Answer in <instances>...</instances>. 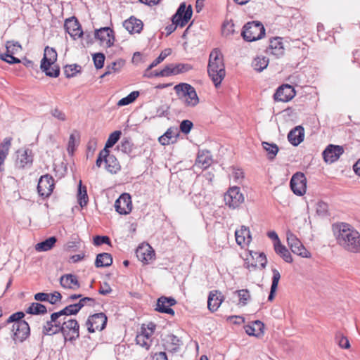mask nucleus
<instances>
[{"mask_svg":"<svg viewBox=\"0 0 360 360\" xmlns=\"http://www.w3.org/2000/svg\"><path fill=\"white\" fill-rule=\"evenodd\" d=\"M336 239L338 243L346 251L360 253V233L351 225L341 223L338 225Z\"/></svg>","mask_w":360,"mask_h":360,"instance_id":"f257e3e1","label":"nucleus"},{"mask_svg":"<svg viewBox=\"0 0 360 360\" xmlns=\"http://www.w3.org/2000/svg\"><path fill=\"white\" fill-rule=\"evenodd\" d=\"M207 73L216 88H218L226 76L224 56L218 48L214 49L210 53Z\"/></svg>","mask_w":360,"mask_h":360,"instance_id":"f03ea898","label":"nucleus"},{"mask_svg":"<svg viewBox=\"0 0 360 360\" xmlns=\"http://www.w3.org/2000/svg\"><path fill=\"white\" fill-rule=\"evenodd\" d=\"M57 60V52L53 48L46 46L44 49L40 68L45 75L50 77L56 78L60 75V68L55 65Z\"/></svg>","mask_w":360,"mask_h":360,"instance_id":"7ed1b4c3","label":"nucleus"},{"mask_svg":"<svg viewBox=\"0 0 360 360\" xmlns=\"http://www.w3.org/2000/svg\"><path fill=\"white\" fill-rule=\"evenodd\" d=\"M174 90L179 100L187 107H195L199 103V98L195 88L188 83L176 84Z\"/></svg>","mask_w":360,"mask_h":360,"instance_id":"20e7f679","label":"nucleus"},{"mask_svg":"<svg viewBox=\"0 0 360 360\" xmlns=\"http://www.w3.org/2000/svg\"><path fill=\"white\" fill-rule=\"evenodd\" d=\"M66 316H62L59 312H53L51 314L50 320L47 321L42 328V334L44 335H53L61 332L63 328L65 319Z\"/></svg>","mask_w":360,"mask_h":360,"instance_id":"39448f33","label":"nucleus"},{"mask_svg":"<svg viewBox=\"0 0 360 360\" xmlns=\"http://www.w3.org/2000/svg\"><path fill=\"white\" fill-rule=\"evenodd\" d=\"M63 328L60 333L65 342H72L79 338V324L76 319L66 317Z\"/></svg>","mask_w":360,"mask_h":360,"instance_id":"423d86ee","label":"nucleus"},{"mask_svg":"<svg viewBox=\"0 0 360 360\" xmlns=\"http://www.w3.org/2000/svg\"><path fill=\"white\" fill-rule=\"evenodd\" d=\"M287 243L291 251L303 258H310L311 254L303 245L300 240L292 232H287Z\"/></svg>","mask_w":360,"mask_h":360,"instance_id":"0eeeda50","label":"nucleus"},{"mask_svg":"<svg viewBox=\"0 0 360 360\" xmlns=\"http://www.w3.org/2000/svg\"><path fill=\"white\" fill-rule=\"evenodd\" d=\"M193 10L192 6L188 5L186 7V3H181L176 10V12L172 18V21L176 25L181 27H184L190 20L192 17Z\"/></svg>","mask_w":360,"mask_h":360,"instance_id":"6e6552de","label":"nucleus"},{"mask_svg":"<svg viewBox=\"0 0 360 360\" xmlns=\"http://www.w3.org/2000/svg\"><path fill=\"white\" fill-rule=\"evenodd\" d=\"M290 187L293 193L302 196L307 192V180L304 173L297 172L294 174L290 181Z\"/></svg>","mask_w":360,"mask_h":360,"instance_id":"1a4fd4ad","label":"nucleus"},{"mask_svg":"<svg viewBox=\"0 0 360 360\" xmlns=\"http://www.w3.org/2000/svg\"><path fill=\"white\" fill-rule=\"evenodd\" d=\"M107 323V316L104 313H96L89 316L86 326L89 333H92L96 330H103Z\"/></svg>","mask_w":360,"mask_h":360,"instance_id":"9d476101","label":"nucleus"},{"mask_svg":"<svg viewBox=\"0 0 360 360\" xmlns=\"http://www.w3.org/2000/svg\"><path fill=\"white\" fill-rule=\"evenodd\" d=\"M225 204L231 208L238 207L244 201V197L240 192V188L236 186L230 188L224 194Z\"/></svg>","mask_w":360,"mask_h":360,"instance_id":"9b49d317","label":"nucleus"},{"mask_svg":"<svg viewBox=\"0 0 360 360\" xmlns=\"http://www.w3.org/2000/svg\"><path fill=\"white\" fill-rule=\"evenodd\" d=\"M54 188V179L49 175L41 176L37 185L39 195L42 198H47L51 195Z\"/></svg>","mask_w":360,"mask_h":360,"instance_id":"f8f14e48","label":"nucleus"},{"mask_svg":"<svg viewBox=\"0 0 360 360\" xmlns=\"http://www.w3.org/2000/svg\"><path fill=\"white\" fill-rule=\"evenodd\" d=\"M115 208L120 214H127L132 209L131 198L129 193H124L115 200Z\"/></svg>","mask_w":360,"mask_h":360,"instance_id":"ddd939ff","label":"nucleus"},{"mask_svg":"<svg viewBox=\"0 0 360 360\" xmlns=\"http://www.w3.org/2000/svg\"><path fill=\"white\" fill-rule=\"evenodd\" d=\"M65 31L73 39L80 38L83 35V30L78 20L75 17H71L65 20L64 23Z\"/></svg>","mask_w":360,"mask_h":360,"instance_id":"4468645a","label":"nucleus"},{"mask_svg":"<svg viewBox=\"0 0 360 360\" xmlns=\"http://www.w3.org/2000/svg\"><path fill=\"white\" fill-rule=\"evenodd\" d=\"M12 331L13 333V339L15 341L23 342L30 335L29 324L25 321L13 323Z\"/></svg>","mask_w":360,"mask_h":360,"instance_id":"2eb2a0df","label":"nucleus"},{"mask_svg":"<svg viewBox=\"0 0 360 360\" xmlns=\"http://www.w3.org/2000/svg\"><path fill=\"white\" fill-rule=\"evenodd\" d=\"M295 90L291 85L283 84L277 89L274 98L276 101L288 102L295 97Z\"/></svg>","mask_w":360,"mask_h":360,"instance_id":"dca6fc26","label":"nucleus"},{"mask_svg":"<svg viewBox=\"0 0 360 360\" xmlns=\"http://www.w3.org/2000/svg\"><path fill=\"white\" fill-rule=\"evenodd\" d=\"M344 153L342 146L330 144L323 152V158L326 162L333 163L337 161Z\"/></svg>","mask_w":360,"mask_h":360,"instance_id":"f3484780","label":"nucleus"},{"mask_svg":"<svg viewBox=\"0 0 360 360\" xmlns=\"http://www.w3.org/2000/svg\"><path fill=\"white\" fill-rule=\"evenodd\" d=\"M33 162L32 152L30 149H21L17 151L15 165L20 169L30 167Z\"/></svg>","mask_w":360,"mask_h":360,"instance_id":"a211bd4d","label":"nucleus"},{"mask_svg":"<svg viewBox=\"0 0 360 360\" xmlns=\"http://www.w3.org/2000/svg\"><path fill=\"white\" fill-rule=\"evenodd\" d=\"M95 38L105 43L106 47H111L115 42L114 32L108 27H101L95 31Z\"/></svg>","mask_w":360,"mask_h":360,"instance_id":"6ab92c4d","label":"nucleus"},{"mask_svg":"<svg viewBox=\"0 0 360 360\" xmlns=\"http://www.w3.org/2000/svg\"><path fill=\"white\" fill-rule=\"evenodd\" d=\"M176 301L174 298L162 296L158 299L155 310L160 313L174 315V311L171 307L176 304Z\"/></svg>","mask_w":360,"mask_h":360,"instance_id":"aec40b11","label":"nucleus"},{"mask_svg":"<svg viewBox=\"0 0 360 360\" xmlns=\"http://www.w3.org/2000/svg\"><path fill=\"white\" fill-rule=\"evenodd\" d=\"M265 36V28L259 21L249 22V41L262 39Z\"/></svg>","mask_w":360,"mask_h":360,"instance_id":"412c9836","label":"nucleus"},{"mask_svg":"<svg viewBox=\"0 0 360 360\" xmlns=\"http://www.w3.org/2000/svg\"><path fill=\"white\" fill-rule=\"evenodd\" d=\"M213 162L212 156L207 150H199L197 154L195 166L202 169L208 168Z\"/></svg>","mask_w":360,"mask_h":360,"instance_id":"4be33fe9","label":"nucleus"},{"mask_svg":"<svg viewBox=\"0 0 360 360\" xmlns=\"http://www.w3.org/2000/svg\"><path fill=\"white\" fill-rule=\"evenodd\" d=\"M268 50L269 54L275 56L276 58L283 56L285 53V48L282 38L276 37L271 39Z\"/></svg>","mask_w":360,"mask_h":360,"instance_id":"5701e85b","label":"nucleus"},{"mask_svg":"<svg viewBox=\"0 0 360 360\" xmlns=\"http://www.w3.org/2000/svg\"><path fill=\"white\" fill-rule=\"evenodd\" d=\"M136 254L139 260L144 264H148L155 258V251L149 245L139 246L136 249Z\"/></svg>","mask_w":360,"mask_h":360,"instance_id":"b1692460","label":"nucleus"},{"mask_svg":"<svg viewBox=\"0 0 360 360\" xmlns=\"http://www.w3.org/2000/svg\"><path fill=\"white\" fill-rule=\"evenodd\" d=\"M249 255H250L249 264L252 267L262 269L266 266L267 259L264 252L249 251Z\"/></svg>","mask_w":360,"mask_h":360,"instance_id":"393cba45","label":"nucleus"},{"mask_svg":"<svg viewBox=\"0 0 360 360\" xmlns=\"http://www.w3.org/2000/svg\"><path fill=\"white\" fill-rule=\"evenodd\" d=\"M224 297L218 290L210 291L207 299V307L210 311L214 312L218 309L221 304Z\"/></svg>","mask_w":360,"mask_h":360,"instance_id":"a878e982","label":"nucleus"},{"mask_svg":"<svg viewBox=\"0 0 360 360\" xmlns=\"http://www.w3.org/2000/svg\"><path fill=\"white\" fill-rule=\"evenodd\" d=\"M152 333L147 331L146 328L141 327V333L136 337V342L143 348L148 350L152 345Z\"/></svg>","mask_w":360,"mask_h":360,"instance_id":"bb28decb","label":"nucleus"},{"mask_svg":"<svg viewBox=\"0 0 360 360\" xmlns=\"http://www.w3.org/2000/svg\"><path fill=\"white\" fill-rule=\"evenodd\" d=\"M304 138V129L302 126H297L290 131L288 134V139L289 142L297 146L301 143Z\"/></svg>","mask_w":360,"mask_h":360,"instance_id":"cd10ccee","label":"nucleus"},{"mask_svg":"<svg viewBox=\"0 0 360 360\" xmlns=\"http://www.w3.org/2000/svg\"><path fill=\"white\" fill-rule=\"evenodd\" d=\"M143 22L134 16L130 17L123 22L124 27L131 34L140 33L143 29Z\"/></svg>","mask_w":360,"mask_h":360,"instance_id":"c85d7f7f","label":"nucleus"},{"mask_svg":"<svg viewBox=\"0 0 360 360\" xmlns=\"http://www.w3.org/2000/svg\"><path fill=\"white\" fill-rule=\"evenodd\" d=\"M60 283L64 288L77 290L79 288L80 284L76 276L72 274H65L60 277Z\"/></svg>","mask_w":360,"mask_h":360,"instance_id":"c756f323","label":"nucleus"},{"mask_svg":"<svg viewBox=\"0 0 360 360\" xmlns=\"http://www.w3.org/2000/svg\"><path fill=\"white\" fill-rule=\"evenodd\" d=\"M105 164L106 170L111 174H116L121 169L117 159L114 155H110V152L108 155H105Z\"/></svg>","mask_w":360,"mask_h":360,"instance_id":"7c9ffc66","label":"nucleus"},{"mask_svg":"<svg viewBox=\"0 0 360 360\" xmlns=\"http://www.w3.org/2000/svg\"><path fill=\"white\" fill-rule=\"evenodd\" d=\"M12 139L6 137L3 142L0 143V172L4 170V163L8 155V151L11 146Z\"/></svg>","mask_w":360,"mask_h":360,"instance_id":"2f4dec72","label":"nucleus"},{"mask_svg":"<svg viewBox=\"0 0 360 360\" xmlns=\"http://www.w3.org/2000/svg\"><path fill=\"white\" fill-rule=\"evenodd\" d=\"M274 250L285 262H292L293 259L290 252L281 242L277 243V245H274Z\"/></svg>","mask_w":360,"mask_h":360,"instance_id":"473e14b6","label":"nucleus"},{"mask_svg":"<svg viewBox=\"0 0 360 360\" xmlns=\"http://www.w3.org/2000/svg\"><path fill=\"white\" fill-rule=\"evenodd\" d=\"M264 333V324L260 321H255L249 325V336L261 338Z\"/></svg>","mask_w":360,"mask_h":360,"instance_id":"72a5a7b5","label":"nucleus"},{"mask_svg":"<svg viewBox=\"0 0 360 360\" xmlns=\"http://www.w3.org/2000/svg\"><path fill=\"white\" fill-rule=\"evenodd\" d=\"M112 264V257L110 254L103 252L97 255L95 266L97 268H103L110 266Z\"/></svg>","mask_w":360,"mask_h":360,"instance_id":"f704fd0d","label":"nucleus"},{"mask_svg":"<svg viewBox=\"0 0 360 360\" xmlns=\"http://www.w3.org/2000/svg\"><path fill=\"white\" fill-rule=\"evenodd\" d=\"M57 241L55 236L49 237V238L38 243L35 245V250L38 252L48 251L51 250Z\"/></svg>","mask_w":360,"mask_h":360,"instance_id":"c9c22d12","label":"nucleus"},{"mask_svg":"<svg viewBox=\"0 0 360 360\" xmlns=\"http://www.w3.org/2000/svg\"><path fill=\"white\" fill-rule=\"evenodd\" d=\"M28 314L40 315L47 312L46 307L39 302H32L26 309Z\"/></svg>","mask_w":360,"mask_h":360,"instance_id":"e433bc0d","label":"nucleus"},{"mask_svg":"<svg viewBox=\"0 0 360 360\" xmlns=\"http://www.w3.org/2000/svg\"><path fill=\"white\" fill-rule=\"evenodd\" d=\"M77 200L79 205L82 207L86 206L89 201L86 187L85 186H82V181H79L78 186Z\"/></svg>","mask_w":360,"mask_h":360,"instance_id":"4c0bfd02","label":"nucleus"},{"mask_svg":"<svg viewBox=\"0 0 360 360\" xmlns=\"http://www.w3.org/2000/svg\"><path fill=\"white\" fill-rule=\"evenodd\" d=\"M124 64L125 61L122 59L112 62L110 65L106 66L105 72L101 76V77L103 78L112 72L115 73L120 72Z\"/></svg>","mask_w":360,"mask_h":360,"instance_id":"58836bf2","label":"nucleus"},{"mask_svg":"<svg viewBox=\"0 0 360 360\" xmlns=\"http://www.w3.org/2000/svg\"><path fill=\"white\" fill-rule=\"evenodd\" d=\"M248 229L244 225L241 226L240 229L236 230L235 238L236 243L241 248H244L248 243L245 242V238L248 236Z\"/></svg>","mask_w":360,"mask_h":360,"instance_id":"ea45409f","label":"nucleus"},{"mask_svg":"<svg viewBox=\"0 0 360 360\" xmlns=\"http://www.w3.org/2000/svg\"><path fill=\"white\" fill-rule=\"evenodd\" d=\"M273 277H272V283L271 287L270 294L268 297L269 301H272L274 299V295L277 290L278 282L281 278L280 272L276 269H272Z\"/></svg>","mask_w":360,"mask_h":360,"instance_id":"a19ab883","label":"nucleus"},{"mask_svg":"<svg viewBox=\"0 0 360 360\" xmlns=\"http://www.w3.org/2000/svg\"><path fill=\"white\" fill-rule=\"evenodd\" d=\"M168 342L171 345L167 349L172 353L179 352L180 346L182 345V341L176 335L171 334L167 335Z\"/></svg>","mask_w":360,"mask_h":360,"instance_id":"79ce46f5","label":"nucleus"},{"mask_svg":"<svg viewBox=\"0 0 360 360\" xmlns=\"http://www.w3.org/2000/svg\"><path fill=\"white\" fill-rule=\"evenodd\" d=\"M269 64V59L266 57H257L252 62V66L257 72L264 70Z\"/></svg>","mask_w":360,"mask_h":360,"instance_id":"37998d69","label":"nucleus"},{"mask_svg":"<svg viewBox=\"0 0 360 360\" xmlns=\"http://www.w3.org/2000/svg\"><path fill=\"white\" fill-rule=\"evenodd\" d=\"M262 146L267 152L268 158L271 160H274L279 150L278 146L267 142H263Z\"/></svg>","mask_w":360,"mask_h":360,"instance_id":"c03bdc74","label":"nucleus"},{"mask_svg":"<svg viewBox=\"0 0 360 360\" xmlns=\"http://www.w3.org/2000/svg\"><path fill=\"white\" fill-rule=\"evenodd\" d=\"M117 148L122 153L129 155L132 153L134 144L129 139L124 138L117 146Z\"/></svg>","mask_w":360,"mask_h":360,"instance_id":"a18cd8bd","label":"nucleus"},{"mask_svg":"<svg viewBox=\"0 0 360 360\" xmlns=\"http://www.w3.org/2000/svg\"><path fill=\"white\" fill-rule=\"evenodd\" d=\"M80 310V306H79L77 303H75L66 306L65 308L60 310L59 312L62 316L68 318L69 316L76 315Z\"/></svg>","mask_w":360,"mask_h":360,"instance_id":"49530a36","label":"nucleus"},{"mask_svg":"<svg viewBox=\"0 0 360 360\" xmlns=\"http://www.w3.org/2000/svg\"><path fill=\"white\" fill-rule=\"evenodd\" d=\"M64 74L67 78L73 77L81 71V66L77 64L67 65L64 67Z\"/></svg>","mask_w":360,"mask_h":360,"instance_id":"de8ad7c7","label":"nucleus"},{"mask_svg":"<svg viewBox=\"0 0 360 360\" xmlns=\"http://www.w3.org/2000/svg\"><path fill=\"white\" fill-rule=\"evenodd\" d=\"M122 132L121 131L117 130L111 133L105 143V147L103 149L108 150V148H112L120 139Z\"/></svg>","mask_w":360,"mask_h":360,"instance_id":"09e8293b","label":"nucleus"},{"mask_svg":"<svg viewBox=\"0 0 360 360\" xmlns=\"http://www.w3.org/2000/svg\"><path fill=\"white\" fill-rule=\"evenodd\" d=\"M139 94H140L139 91H134L131 92L126 97L121 98L118 101L117 105L119 106L127 105L133 103L139 97Z\"/></svg>","mask_w":360,"mask_h":360,"instance_id":"8fccbe9b","label":"nucleus"},{"mask_svg":"<svg viewBox=\"0 0 360 360\" xmlns=\"http://www.w3.org/2000/svg\"><path fill=\"white\" fill-rule=\"evenodd\" d=\"M171 53L172 50L170 49H166L164 51H162L159 55V56L157 58H155L148 66L147 70H151L154 67L157 66L158 64L162 62L168 56H169Z\"/></svg>","mask_w":360,"mask_h":360,"instance_id":"3c124183","label":"nucleus"},{"mask_svg":"<svg viewBox=\"0 0 360 360\" xmlns=\"http://www.w3.org/2000/svg\"><path fill=\"white\" fill-rule=\"evenodd\" d=\"M335 339L338 345L342 349H349L350 343L347 337L343 335L342 333L338 332L335 335Z\"/></svg>","mask_w":360,"mask_h":360,"instance_id":"603ef678","label":"nucleus"},{"mask_svg":"<svg viewBox=\"0 0 360 360\" xmlns=\"http://www.w3.org/2000/svg\"><path fill=\"white\" fill-rule=\"evenodd\" d=\"M6 48V53H11V54H15V53H17L18 51H20L22 49L20 43L18 41H7Z\"/></svg>","mask_w":360,"mask_h":360,"instance_id":"864d4df0","label":"nucleus"},{"mask_svg":"<svg viewBox=\"0 0 360 360\" xmlns=\"http://www.w3.org/2000/svg\"><path fill=\"white\" fill-rule=\"evenodd\" d=\"M174 65H175V70H174L175 75L187 72L193 70V65L191 64H188V63H178Z\"/></svg>","mask_w":360,"mask_h":360,"instance_id":"5fc2aeb1","label":"nucleus"},{"mask_svg":"<svg viewBox=\"0 0 360 360\" xmlns=\"http://www.w3.org/2000/svg\"><path fill=\"white\" fill-rule=\"evenodd\" d=\"M105 55L102 53H96L93 56V60L96 69H101L104 65Z\"/></svg>","mask_w":360,"mask_h":360,"instance_id":"6e6d98bb","label":"nucleus"},{"mask_svg":"<svg viewBox=\"0 0 360 360\" xmlns=\"http://www.w3.org/2000/svg\"><path fill=\"white\" fill-rule=\"evenodd\" d=\"M234 25L230 21H226L223 23L221 32L223 35L225 37H229L234 33L233 29Z\"/></svg>","mask_w":360,"mask_h":360,"instance_id":"4d7b16f0","label":"nucleus"},{"mask_svg":"<svg viewBox=\"0 0 360 360\" xmlns=\"http://www.w3.org/2000/svg\"><path fill=\"white\" fill-rule=\"evenodd\" d=\"M164 135L167 139L172 141V143H174L176 141V139L179 137V132L176 128L170 127L166 131Z\"/></svg>","mask_w":360,"mask_h":360,"instance_id":"13d9d810","label":"nucleus"},{"mask_svg":"<svg viewBox=\"0 0 360 360\" xmlns=\"http://www.w3.org/2000/svg\"><path fill=\"white\" fill-rule=\"evenodd\" d=\"M193 127V124L191 121L184 120L181 122L179 129L183 134H188L192 129Z\"/></svg>","mask_w":360,"mask_h":360,"instance_id":"bf43d9fd","label":"nucleus"},{"mask_svg":"<svg viewBox=\"0 0 360 360\" xmlns=\"http://www.w3.org/2000/svg\"><path fill=\"white\" fill-rule=\"evenodd\" d=\"M25 316V314L22 311H18L13 314H11L8 319L6 320V323H16L17 322H23L22 318Z\"/></svg>","mask_w":360,"mask_h":360,"instance_id":"052dcab7","label":"nucleus"},{"mask_svg":"<svg viewBox=\"0 0 360 360\" xmlns=\"http://www.w3.org/2000/svg\"><path fill=\"white\" fill-rule=\"evenodd\" d=\"M77 304L80 306V309L84 306L94 307L96 304V300L92 297H82Z\"/></svg>","mask_w":360,"mask_h":360,"instance_id":"680f3d73","label":"nucleus"},{"mask_svg":"<svg viewBox=\"0 0 360 360\" xmlns=\"http://www.w3.org/2000/svg\"><path fill=\"white\" fill-rule=\"evenodd\" d=\"M0 59L9 64H15L20 63V60L13 56V54L11 53L0 54Z\"/></svg>","mask_w":360,"mask_h":360,"instance_id":"e2e57ef3","label":"nucleus"},{"mask_svg":"<svg viewBox=\"0 0 360 360\" xmlns=\"http://www.w3.org/2000/svg\"><path fill=\"white\" fill-rule=\"evenodd\" d=\"M51 114L53 117L61 122H64L67 119L65 113L58 108L52 109Z\"/></svg>","mask_w":360,"mask_h":360,"instance_id":"0e129e2a","label":"nucleus"},{"mask_svg":"<svg viewBox=\"0 0 360 360\" xmlns=\"http://www.w3.org/2000/svg\"><path fill=\"white\" fill-rule=\"evenodd\" d=\"M174 70V64H169L166 65L162 70L160 71V75H161L162 77L175 75Z\"/></svg>","mask_w":360,"mask_h":360,"instance_id":"69168bd1","label":"nucleus"},{"mask_svg":"<svg viewBox=\"0 0 360 360\" xmlns=\"http://www.w3.org/2000/svg\"><path fill=\"white\" fill-rule=\"evenodd\" d=\"M94 244L96 246H99L103 244L110 245V238L106 236H96L94 238Z\"/></svg>","mask_w":360,"mask_h":360,"instance_id":"338daca9","label":"nucleus"},{"mask_svg":"<svg viewBox=\"0 0 360 360\" xmlns=\"http://www.w3.org/2000/svg\"><path fill=\"white\" fill-rule=\"evenodd\" d=\"M247 292H248V290H236L233 292V294H234V297H237L239 303L245 305L246 304V300H248L246 297Z\"/></svg>","mask_w":360,"mask_h":360,"instance_id":"774afa93","label":"nucleus"}]
</instances>
